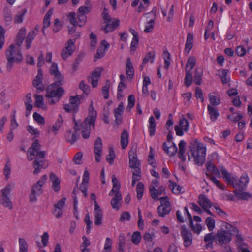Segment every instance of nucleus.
Here are the masks:
<instances>
[{"label": "nucleus", "mask_w": 252, "mask_h": 252, "mask_svg": "<svg viewBox=\"0 0 252 252\" xmlns=\"http://www.w3.org/2000/svg\"><path fill=\"white\" fill-rule=\"evenodd\" d=\"M220 171L225 181L228 184L232 185L236 189L235 190H245L249 182L247 173H243L239 179L236 176L231 177L230 173L223 166L221 167Z\"/></svg>", "instance_id": "1"}, {"label": "nucleus", "mask_w": 252, "mask_h": 252, "mask_svg": "<svg viewBox=\"0 0 252 252\" xmlns=\"http://www.w3.org/2000/svg\"><path fill=\"white\" fill-rule=\"evenodd\" d=\"M5 57L7 61L6 69L9 72L11 70L15 63H20L23 60L20 48H16V45L13 44L6 49Z\"/></svg>", "instance_id": "2"}, {"label": "nucleus", "mask_w": 252, "mask_h": 252, "mask_svg": "<svg viewBox=\"0 0 252 252\" xmlns=\"http://www.w3.org/2000/svg\"><path fill=\"white\" fill-rule=\"evenodd\" d=\"M206 154L205 145L201 143H198L196 148L192 147L188 152V160L190 161L192 158L195 164L202 165L205 160Z\"/></svg>", "instance_id": "3"}, {"label": "nucleus", "mask_w": 252, "mask_h": 252, "mask_svg": "<svg viewBox=\"0 0 252 252\" xmlns=\"http://www.w3.org/2000/svg\"><path fill=\"white\" fill-rule=\"evenodd\" d=\"M96 116V111L93 106V102H92L89 107V115L80 125V127H81L82 129V136L84 139H88L89 137L91 126L94 127Z\"/></svg>", "instance_id": "4"}, {"label": "nucleus", "mask_w": 252, "mask_h": 252, "mask_svg": "<svg viewBox=\"0 0 252 252\" xmlns=\"http://www.w3.org/2000/svg\"><path fill=\"white\" fill-rule=\"evenodd\" d=\"M47 176L43 175L37 183L32 187L31 192L29 196L30 201L31 203H34L37 201V196L41 195L43 192L42 187L46 182Z\"/></svg>", "instance_id": "5"}, {"label": "nucleus", "mask_w": 252, "mask_h": 252, "mask_svg": "<svg viewBox=\"0 0 252 252\" xmlns=\"http://www.w3.org/2000/svg\"><path fill=\"white\" fill-rule=\"evenodd\" d=\"M64 90L62 87L50 86L47 91L45 96L48 98H54L50 101L53 104L59 100L60 98L64 94Z\"/></svg>", "instance_id": "6"}, {"label": "nucleus", "mask_w": 252, "mask_h": 252, "mask_svg": "<svg viewBox=\"0 0 252 252\" xmlns=\"http://www.w3.org/2000/svg\"><path fill=\"white\" fill-rule=\"evenodd\" d=\"M49 72L51 75L54 76L55 82L51 86L55 87H60L63 84V76L61 74L58 70L57 64L53 63L49 69Z\"/></svg>", "instance_id": "7"}, {"label": "nucleus", "mask_w": 252, "mask_h": 252, "mask_svg": "<svg viewBox=\"0 0 252 252\" xmlns=\"http://www.w3.org/2000/svg\"><path fill=\"white\" fill-rule=\"evenodd\" d=\"M36 158L33 161V166L34 168L33 173L37 174L40 172L41 169L46 168L43 165V159L45 156V151H37L36 152Z\"/></svg>", "instance_id": "8"}, {"label": "nucleus", "mask_w": 252, "mask_h": 252, "mask_svg": "<svg viewBox=\"0 0 252 252\" xmlns=\"http://www.w3.org/2000/svg\"><path fill=\"white\" fill-rule=\"evenodd\" d=\"M159 200L161 205L158 206V212L159 216L164 217L170 212V204L167 196L160 197Z\"/></svg>", "instance_id": "9"}, {"label": "nucleus", "mask_w": 252, "mask_h": 252, "mask_svg": "<svg viewBox=\"0 0 252 252\" xmlns=\"http://www.w3.org/2000/svg\"><path fill=\"white\" fill-rule=\"evenodd\" d=\"M216 238L220 244H227L231 240V234L227 229L226 230H219L217 233Z\"/></svg>", "instance_id": "10"}, {"label": "nucleus", "mask_w": 252, "mask_h": 252, "mask_svg": "<svg viewBox=\"0 0 252 252\" xmlns=\"http://www.w3.org/2000/svg\"><path fill=\"white\" fill-rule=\"evenodd\" d=\"M189 127L188 121L185 118L181 119L179 122V124L175 126L174 128L176 135L180 136L183 135L184 131H187Z\"/></svg>", "instance_id": "11"}, {"label": "nucleus", "mask_w": 252, "mask_h": 252, "mask_svg": "<svg viewBox=\"0 0 252 252\" xmlns=\"http://www.w3.org/2000/svg\"><path fill=\"white\" fill-rule=\"evenodd\" d=\"M129 167L134 170L140 168V163L137 159L136 148L132 147L129 152Z\"/></svg>", "instance_id": "12"}, {"label": "nucleus", "mask_w": 252, "mask_h": 252, "mask_svg": "<svg viewBox=\"0 0 252 252\" xmlns=\"http://www.w3.org/2000/svg\"><path fill=\"white\" fill-rule=\"evenodd\" d=\"M181 234L184 240V246L186 247L190 246L192 243V233L185 227H182Z\"/></svg>", "instance_id": "13"}, {"label": "nucleus", "mask_w": 252, "mask_h": 252, "mask_svg": "<svg viewBox=\"0 0 252 252\" xmlns=\"http://www.w3.org/2000/svg\"><path fill=\"white\" fill-rule=\"evenodd\" d=\"M66 45L65 48L63 50L61 54L62 58L64 60L70 56L74 51V42L72 39L69 40Z\"/></svg>", "instance_id": "14"}, {"label": "nucleus", "mask_w": 252, "mask_h": 252, "mask_svg": "<svg viewBox=\"0 0 252 252\" xmlns=\"http://www.w3.org/2000/svg\"><path fill=\"white\" fill-rule=\"evenodd\" d=\"M102 141L100 137H98L94 143V152L95 155V160L99 162L101 159L102 150Z\"/></svg>", "instance_id": "15"}, {"label": "nucleus", "mask_w": 252, "mask_h": 252, "mask_svg": "<svg viewBox=\"0 0 252 252\" xmlns=\"http://www.w3.org/2000/svg\"><path fill=\"white\" fill-rule=\"evenodd\" d=\"M106 25L104 27L103 30L106 33L111 32L117 29L120 24V20L118 19H113L110 21H106Z\"/></svg>", "instance_id": "16"}, {"label": "nucleus", "mask_w": 252, "mask_h": 252, "mask_svg": "<svg viewBox=\"0 0 252 252\" xmlns=\"http://www.w3.org/2000/svg\"><path fill=\"white\" fill-rule=\"evenodd\" d=\"M225 227L227 230L230 231L231 236L232 235L236 236V241L237 243H241L243 241V238L241 236V234L239 233L238 229L236 227L227 223H225Z\"/></svg>", "instance_id": "17"}, {"label": "nucleus", "mask_w": 252, "mask_h": 252, "mask_svg": "<svg viewBox=\"0 0 252 252\" xmlns=\"http://www.w3.org/2000/svg\"><path fill=\"white\" fill-rule=\"evenodd\" d=\"M42 74L39 70L38 74L33 81V85L37 89V92L40 93L44 90V87L42 85Z\"/></svg>", "instance_id": "18"}, {"label": "nucleus", "mask_w": 252, "mask_h": 252, "mask_svg": "<svg viewBox=\"0 0 252 252\" xmlns=\"http://www.w3.org/2000/svg\"><path fill=\"white\" fill-rule=\"evenodd\" d=\"M162 148L165 152L170 156L175 155L178 151L177 147L174 142H172V144L169 147L167 146L166 142H164L163 144Z\"/></svg>", "instance_id": "19"}, {"label": "nucleus", "mask_w": 252, "mask_h": 252, "mask_svg": "<svg viewBox=\"0 0 252 252\" xmlns=\"http://www.w3.org/2000/svg\"><path fill=\"white\" fill-rule=\"evenodd\" d=\"M73 121L74 123V129L75 130V133H73L72 135L71 139L70 140V143L72 144L75 142L78 139L79 136L76 135V133L80 129V124L81 121L80 120L76 121L75 119L74 116L73 118Z\"/></svg>", "instance_id": "20"}, {"label": "nucleus", "mask_w": 252, "mask_h": 252, "mask_svg": "<svg viewBox=\"0 0 252 252\" xmlns=\"http://www.w3.org/2000/svg\"><path fill=\"white\" fill-rule=\"evenodd\" d=\"M198 199V202L203 209L209 208L211 207V201L205 195H200Z\"/></svg>", "instance_id": "21"}, {"label": "nucleus", "mask_w": 252, "mask_h": 252, "mask_svg": "<svg viewBox=\"0 0 252 252\" xmlns=\"http://www.w3.org/2000/svg\"><path fill=\"white\" fill-rule=\"evenodd\" d=\"M124 104L123 102H120L118 107L114 110L115 117L116 123L119 124L121 122L122 118V113L124 110Z\"/></svg>", "instance_id": "22"}, {"label": "nucleus", "mask_w": 252, "mask_h": 252, "mask_svg": "<svg viewBox=\"0 0 252 252\" xmlns=\"http://www.w3.org/2000/svg\"><path fill=\"white\" fill-rule=\"evenodd\" d=\"M124 104L123 102H120L118 107L114 110L115 117L116 123L119 124L121 122L122 118V113L124 110Z\"/></svg>", "instance_id": "23"}, {"label": "nucleus", "mask_w": 252, "mask_h": 252, "mask_svg": "<svg viewBox=\"0 0 252 252\" xmlns=\"http://www.w3.org/2000/svg\"><path fill=\"white\" fill-rule=\"evenodd\" d=\"M124 104L123 102H120L118 107L114 110L115 117L116 123L119 124L121 122L122 118V113L124 110Z\"/></svg>", "instance_id": "24"}, {"label": "nucleus", "mask_w": 252, "mask_h": 252, "mask_svg": "<svg viewBox=\"0 0 252 252\" xmlns=\"http://www.w3.org/2000/svg\"><path fill=\"white\" fill-rule=\"evenodd\" d=\"M50 180L52 183L53 189L56 192L59 191L60 189V181L59 179L55 174L51 173L50 175Z\"/></svg>", "instance_id": "25"}, {"label": "nucleus", "mask_w": 252, "mask_h": 252, "mask_svg": "<svg viewBox=\"0 0 252 252\" xmlns=\"http://www.w3.org/2000/svg\"><path fill=\"white\" fill-rule=\"evenodd\" d=\"M243 190H234L233 193L239 199L248 200L252 198V194L249 192H243Z\"/></svg>", "instance_id": "26"}, {"label": "nucleus", "mask_w": 252, "mask_h": 252, "mask_svg": "<svg viewBox=\"0 0 252 252\" xmlns=\"http://www.w3.org/2000/svg\"><path fill=\"white\" fill-rule=\"evenodd\" d=\"M207 109L208 113L210 115V119L212 121L215 122L220 115L218 110L210 105L207 106Z\"/></svg>", "instance_id": "27"}, {"label": "nucleus", "mask_w": 252, "mask_h": 252, "mask_svg": "<svg viewBox=\"0 0 252 252\" xmlns=\"http://www.w3.org/2000/svg\"><path fill=\"white\" fill-rule=\"evenodd\" d=\"M101 76V72L98 70H95L92 72V75L89 78V80L91 81L93 87L95 88L98 84V81Z\"/></svg>", "instance_id": "28"}, {"label": "nucleus", "mask_w": 252, "mask_h": 252, "mask_svg": "<svg viewBox=\"0 0 252 252\" xmlns=\"http://www.w3.org/2000/svg\"><path fill=\"white\" fill-rule=\"evenodd\" d=\"M112 181L113 183V188L109 193V195L110 196H112L114 193H116V192H120V184L118 179L114 175L112 177Z\"/></svg>", "instance_id": "29"}, {"label": "nucleus", "mask_w": 252, "mask_h": 252, "mask_svg": "<svg viewBox=\"0 0 252 252\" xmlns=\"http://www.w3.org/2000/svg\"><path fill=\"white\" fill-rule=\"evenodd\" d=\"M127 63L126 66V74L128 79H131L134 74V69L130 59H127Z\"/></svg>", "instance_id": "30"}, {"label": "nucleus", "mask_w": 252, "mask_h": 252, "mask_svg": "<svg viewBox=\"0 0 252 252\" xmlns=\"http://www.w3.org/2000/svg\"><path fill=\"white\" fill-rule=\"evenodd\" d=\"M37 35V32L35 31H31L29 32L26 39V47L27 49L31 47L32 42Z\"/></svg>", "instance_id": "31"}, {"label": "nucleus", "mask_w": 252, "mask_h": 252, "mask_svg": "<svg viewBox=\"0 0 252 252\" xmlns=\"http://www.w3.org/2000/svg\"><path fill=\"white\" fill-rule=\"evenodd\" d=\"M32 100L31 98V94L30 93L28 94L26 96V100L25 101V105L27 110L26 112V116H28L30 112L32 110L33 106L32 104Z\"/></svg>", "instance_id": "32"}, {"label": "nucleus", "mask_w": 252, "mask_h": 252, "mask_svg": "<svg viewBox=\"0 0 252 252\" xmlns=\"http://www.w3.org/2000/svg\"><path fill=\"white\" fill-rule=\"evenodd\" d=\"M115 195L112 198L111 201V204L113 207V208L119 210V201L122 200V195L121 192H116L114 193Z\"/></svg>", "instance_id": "33"}, {"label": "nucleus", "mask_w": 252, "mask_h": 252, "mask_svg": "<svg viewBox=\"0 0 252 252\" xmlns=\"http://www.w3.org/2000/svg\"><path fill=\"white\" fill-rule=\"evenodd\" d=\"M206 167L208 172H211L219 177H220L219 170L215 165L213 164L211 161H209L206 163Z\"/></svg>", "instance_id": "34"}, {"label": "nucleus", "mask_w": 252, "mask_h": 252, "mask_svg": "<svg viewBox=\"0 0 252 252\" xmlns=\"http://www.w3.org/2000/svg\"><path fill=\"white\" fill-rule=\"evenodd\" d=\"M3 18L6 25H9L12 20V16L11 11L8 7H5L3 9Z\"/></svg>", "instance_id": "35"}, {"label": "nucleus", "mask_w": 252, "mask_h": 252, "mask_svg": "<svg viewBox=\"0 0 252 252\" xmlns=\"http://www.w3.org/2000/svg\"><path fill=\"white\" fill-rule=\"evenodd\" d=\"M193 41V35L192 33H189L187 35L185 50L189 53L192 48Z\"/></svg>", "instance_id": "36"}, {"label": "nucleus", "mask_w": 252, "mask_h": 252, "mask_svg": "<svg viewBox=\"0 0 252 252\" xmlns=\"http://www.w3.org/2000/svg\"><path fill=\"white\" fill-rule=\"evenodd\" d=\"M149 125L148 126L149 135L153 136L155 133L156 123L154 116H151L149 120Z\"/></svg>", "instance_id": "37"}, {"label": "nucleus", "mask_w": 252, "mask_h": 252, "mask_svg": "<svg viewBox=\"0 0 252 252\" xmlns=\"http://www.w3.org/2000/svg\"><path fill=\"white\" fill-rule=\"evenodd\" d=\"M128 133L126 130H124L121 135V146L122 149H125L128 143Z\"/></svg>", "instance_id": "38"}, {"label": "nucleus", "mask_w": 252, "mask_h": 252, "mask_svg": "<svg viewBox=\"0 0 252 252\" xmlns=\"http://www.w3.org/2000/svg\"><path fill=\"white\" fill-rule=\"evenodd\" d=\"M53 14V11L50 9L45 14L43 19V29L42 32L44 33L45 28H48L50 25V18Z\"/></svg>", "instance_id": "39"}, {"label": "nucleus", "mask_w": 252, "mask_h": 252, "mask_svg": "<svg viewBox=\"0 0 252 252\" xmlns=\"http://www.w3.org/2000/svg\"><path fill=\"white\" fill-rule=\"evenodd\" d=\"M196 58L193 56H190L188 59L186 65L185 67V70H190V71L193 69L196 64Z\"/></svg>", "instance_id": "40"}, {"label": "nucleus", "mask_w": 252, "mask_h": 252, "mask_svg": "<svg viewBox=\"0 0 252 252\" xmlns=\"http://www.w3.org/2000/svg\"><path fill=\"white\" fill-rule=\"evenodd\" d=\"M206 175L207 177L213 182L219 189H220L224 190V185L222 184L218 179H217L215 177H214L213 175L211 173L206 172Z\"/></svg>", "instance_id": "41"}, {"label": "nucleus", "mask_w": 252, "mask_h": 252, "mask_svg": "<svg viewBox=\"0 0 252 252\" xmlns=\"http://www.w3.org/2000/svg\"><path fill=\"white\" fill-rule=\"evenodd\" d=\"M0 203L4 207L8 208L9 209H11L13 208L12 203L8 196H1L0 199Z\"/></svg>", "instance_id": "42"}, {"label": "nucleus", "mask_w": 252, "mask_h": 252, "mask_svg": "<svg viewBox=\"0 0 252 252\" xmlns=\"http://www.w3.org/2000/svg\"><path fill=\"white\" fill-rule=\"evenodd\" d=\"M170 188L174 194H179L182 190V188L179 185H177L175 182L169 181Z\"/></svg>", "instance_id": "43"}, {"label": "nucleus", "mask_w": 252, "mask_h": 252, "mask_svg": "<svg viewBox=\"0 0 252 252\" xmlns=\"http://www.w3.org/2000/svg\"><path fill=\"white\" fill-rule=\"evenodd\" d=\"M163 59L164 61V68L167 70L170 65V54L167 51H164L163 53Z\"/></svg>", "instance_id": "44"}, {"label": "nucleus", "mask_w": 252, "mask_h": 252, "mask_svg": "<svg viewBox=\"0 0 252 252\" xmlns=\"http://www.w3.org/2000/svg\"><path fill=\"white\" fill-rule=\"evenodd\" d=\"M19 252H28V245L24 239L20 238L19 239Z\"/></svg>", "instance_id": "45"}, {"label": "nucleus", "mask_w": 252, "mask_h": 252, "mask_svg": "<svg viewBox=\"0 0 252 252\" xmlns=\"http://www.w3.org/2000/svg\"><path fill=\"white\" fill-rule=\"evenodd\" d=\"M155 54L154 52H148L144 58L142 62L143 64H146L150 60L151 63H153Z\"/></svg>", "instance_id": "46"}, {"label": "nucleus", "mask_w": 252, "mask_h": 252, "mask_svg": "<svg viewBox=\"0 0 252 252\" xmlns=\"http://www.w3.org/2000/svg\"><path fill=\"white\" fill-rule=\"evenodd\" d=\"M115 157V153L113 148L109 147V154L106 157V160L110 164H113Z\"/></svg>", "instance_id": "47"}, {"label": "nucleus", "mask_w": 252, "mask_h": 252, "mask_svg": "<svg viewBox=\"0 0 252 252\" xmlns=\"http://www.w3.org/2000/svg\"><path fill=\"white\" fill-rule=\"evenodd\" d=\"M144 191V185L141 182H139L136 187L137 198L140 200L143 194Z\"/></svg>", "instance_id": "48"}, {"label": "nucleus", "mask_w": 252, "mask_h": 252, "mask_svg": "<svg viewBox=\"0 0 252 252\" xmlns=\"http://www.w3.org/2000/svg\"><path fill=\"white\" fill-rule=\"evenodd\" d=\"M186 71V76L185 78V84L187 86L189 87L191 85L192 81V76L191 71L190 70H185Z\"/></svg>", "instance_id": "49"}, {"label": "nucleus", "mask_w": 252, "mask_h": 252, "mask_svg": "<svg viewBox=\"0 0 252 252\" xmlns=\"http://www.w3.org/2000/svg\"><path fill=\"white\" fill-rule=\"evenodd\" d=\"M205 223L209 231H212L215 228V220L211 217H208L206 219Z\"/></svg>", "instance_id": "50"}, {"label": "nucleus", "mask_w": 252, "mask_h": 252, "mask_svg": "<svg viewBox=\"0 0 252 252\" xmlns=\"http://www.w3.org/2000/svg\"><path fill=\"white\" fill-rule=\"evenodd\" d=\"M94 216L95 217L94 223L96 225H100L102 224L103 214L102 211H98L97 212L94 213Z\"/></svg>", "instance_id": "51"}, {"label": "nucleus", "mask_w": 252, "mask_h": 252, "mask_svg": "<svg viewBox=\"0 0 252 252\" xmlns=\"http://www.w3.org/2000/svg\"><path fill=\"white\" fill-rule=\"evenodd\" d=\"M214 93L210 94L209 97L211 104L212 105L217 106L220 104V100L217 95H214Z\"/></svg>", "instance_id": "52"}, {"label": "nucleus", "mask_w": 252, "mask_h": 252, "mask_svg": "<svg viewBox=\"0 0 252 252\" xmlns=\"http://www.w3.org/2000/svg\"><path fill=\"white\" fill-rule=\"evenodd\" d=\"M34 96L35 98V106L38 108H43L44 102L42 95L35 94Z\"/></svg>", "instance_id": "53"}, {"label": "nucleus", "mask_w": 252, "mask_h": 252, "mask_svg": "<svg viewBox=\"0 0 252 252\" xmlns=\"http://www.w3.org/2000/svg\"><path fill=\"white\" fill-rule=\"evenodd\" d=\"M141 240V234L139 232H134L131 236V241L135 245L138 244Z\"/></svg>", "instance_id": "54"}, {"label": "nucleus", "mask_w": 252, "mask_h": 252, "mask_svg": "<svg viewBox=\"0 0 252 252\" xmlns=\"http://www.w3.org/2000/svg\"><path fill=\"white\" fill-rule=\"evenodd\" d=\"M5 33L4 29L0 25V49H2L5 42Z\"/></svg>", "instance_id": "55"}, {"label": "nucleus", "mask_w": 252, "mask_h": 252, "mask_svg": "<svg viewBox=\"0 0 252 252\" xmlns=\"http://www.w3.org/2000/svg\"><path fill=\"white\" fill-rule=\"evenodd\" d=\"M75 15V13L71 12H70L67 16V19H68L69 22L74 26L76 25L78 26V23H77Z\"/></svg>", "instance_id": "56"}, {"label": "nucleus", "mask_w": 252, "mask_h": 252, "mask_svg": "<svg viewBox=\"0 0 252 252\" xmlns=\"http://www.w3.org/2000/svg\"><path fill=\"white\" fill-rule=\"evenodd\" d=\"M3 173L6 179L7 180L9 178L11 173V164L9 161L6 163L3 169Z\"/></svg>", "instance_id": "57"}, {"label": "nucleus", "mask_w": 252, "mask_h": 252, "mask_svg": "<svg viewBox=\"0 0 252 252\" xmlns=\"http://www.w3.org/2000/svg\"><path fill=\"white\" fill-rule=\"evenodd\" d=\"M80 96L77 95L76 96H70L69 98L70 103L77 108L80 104Z\"/></svg>", "instance_id": "58"}, {"label": "nucleus", "mask_w": 252, "mask_h": 252, "mask_svg": "<svg viewBox=\"0 0 252 252\" xmlns=\"http://www.w3.org/2000/svg\"><path fill=\"white\" fill-rule=\"evenodd\" d=\"M91 6H82L80 7L77 11V13L85 15L88 13L91 10Z\"/></svg>", "instance_id": "59"}, {"label": "nucleus", "mask_w": 252, "mask_h": 252, "mask_svg": "<svg viewBox=\"0 0 252 252\" xmlns=\"http://www.w3.org/2000/svg\"><path fill=\"white\" fill-rule=\"evenodd\" d=\"M202 72L199 71L198 69H196L194 74V81L197 85H200L201 83V77Z\"/></svg>", "instance_id": "60"}, {"label": "nucleus", "mask_w": 252, "mask_h": 252, "mask_svg": "<svg viewBox=\"0 0 252 252\" xmlns=\"http://www.w3.org/2000/svg\"><path fill=\"white\" fill-rule=\"evenodd\" d=\"M112 244V242L111 239L109 237H107L105 242L104 250L103 252H111Z\"/></svg>", "instance_id": "61"}, {"label": "nucleus", "mask_w": 252, "mask_h": 252, "mask_svg": "<svg viewBox=\"0 0 252 252\" xmlns=\"http://www.w3.org/2000/svg\"><path fill=\"white\" fill-rule=\"evenodd\" d=\"M41 148L40 144H39V141L37 139L34 140V141L32 144V147H30L28 150H32L34 153L38 151Z\"/></svg>", "instance_id": "62"}, {"label": "nucleus", "mask_w": 252, "mask_h": 252, "mask_svg": "<svg viewBox=\"0 0 252 252\" xmlns=\"http://www.w3.org/2000/svg\"><path fill=\"white\" fill-rule=\"evenodd\" d=\"M125 244V239L123 235H120L119 237V251L122 252L124 251V247Z\"/></svg>", "instance_id": "63"}, {"label": "nucleus", "mask_w": 252, "mask_h": 252, "mask_svg": "<svg viewBox=\"0 0 252 252\" xmlns=\"http://www.w3.org/2000/svg\"><path fill=\"white\" fill-rule=\"evenodd\" d=\"M33 118L34 120L39 124H44L45 123L44 118L36 112L33 113Z\"/></svg>", "instance_id": "64"}]
</instances>
